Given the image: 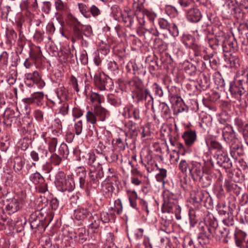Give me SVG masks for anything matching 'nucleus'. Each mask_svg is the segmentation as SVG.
Listing matches in <instances>:
<instances>
[{
	"label": "nucleus",
	"instance_id": "nucleus-27",
	"mask_svg": "<svg viewBox=\"0 0 248 248\" xmlns=\"http://www.w3.org/2000/svg\"><path fill=\"white\" fill-rule=\"evenodd\" d=\"M177 201L163 203L162 207V212L173 213L180 208V207L177 204Z\"/></svg>",
	"mask_w": 248,
	"mask_h": 248
},
{
	"label": "nucleus",
	"instance_id": "nucleus-47",
	"mask_svg": "<svg viewBox=\"0 0 248 248\" xmlns=\"http://www.w3.org/2000/svg\"><path fill=\"white\" fill-rule=\"evenodd\" d=\"M133 118L135 120H140V111L139 108H130L129 118Z\"/></svg>",
	"mask_w": 248,
	"mask_h": 248
},
{
	"label": "nucleus",
	"instance_id": "nucleus-53",
	"mask_svg": "<svg viewBox=\"0 0 248 248\" xmlns=\"http://www.w3.org/2000/svg\"><path fill=\"white\" fill-rule=\"evenodd\" d=\"M111 210H114L118 214H121L123 212V206L122 201L118 199L115 201L114 207L111 208Z\"/></svg>",
	"mask_w": 248,
	"mask_h": 248
},
{
	"label": "nucleus",
	"instance_id": "nucleus-22",
	"mask_svg": "<svg viewBox=\"0 0 248 248\" xmlns=\"http://www.w3.org/2000/svg\"><path fill=\"white\" fill-rule=\"evenodd\" d=\"M137 96L138 98V100H147L149 104L152 105V108H153V97L150 94L149 91L145 89V90L142 89H140L137 92Z\"/></svg>",
	"mask_w": 248,
	"mask_h": 248
},
{
	"label": "nucleus",
	"instance_id": "nucleus-58",
	"mask_svg": "<svg viewBox=\"0 0 248 248\" xmlns=\"http://www.w3.org/2000/svg\"><path fill=\"white\" fill-rule=\"evenodd\" d=\"M158 24L161 29L166 30H168L170 25V23L164 18H159L158 19Z\"/></svg>",
	"mask_w": 248,
	"mask_h": 248
},
{
	"label": "nucleus",
	"instance_id": "nucleus-11",
	"mask_svg": "<svg viewBox=\"0 0 248 248\" xmlns=\"http://www.w3.org/2000/svg\"><path fill=\"white\" fill-rule=\"evenodd\" d=\"M189 173L194 181H198L203 175V166L200 162L191 161Z\"/></svg>",
	"mask_w": 248,
	"mask_h": 248
},
{
	"label": "nucleus",
	"instance_id": "nucleus-61",
	"mask_svg": "<svg viewBox=\"0 0 248 248\" xmlns=\"http://www.w3.org/2000/svg\"><path fill=\"white\" fill-rule=\"evenodd\" d=\"M81 171L78 172L79 184L80 187L84 188L85 183V176L86 175V171L84 168H81Z\"/></svg>",
	"mask_w": 248,
	"mask_h": 248
},
{
	"label": "nucleus",
	"instance_id": "nucleus-48",
	"mask_svg": "<svg viewBox=\"0 0 248 248\" xmlns=\"http://www.w3.org/2000/svg\"><path fill=\"white\" fill-rule=\"evenodd\" d=\"M48 146V151L50 153H54L58 143L57 139L56 138H49L47 142Z\"/></svg>",
	"mask_w": 248,
	"mask_h": 248
},
{
	"label": "nucleus",
	"instance_id": "nucleus-13",
	"mask_svg": "<svg viewBox=\"0 0 248 248\" xmlns=\"http://www.w3.org/2000/svg\"><path fill=\"white\" fill-rule=\"evenodd\" d=\"M229 146L230 155L234 159L236 160L238 157L242 156L244 155L242 145L239 140L234 142Z\"/></svg>",
	"mask_w": 248,
	"mask_h": 248
},
{
	"label": "nucleus",
	"instance_id": "nucleus-32",
	"mask_svg": "<svg viewBox=\"0 0 248 248\" xmlns=\"http://www.w3.org/2000/svg\"><path fill=\"white\" fill-rule=\"evenodd\" d=\"M128 83L133 91H135L136 89L139 90L142 88V81L137 77L133 78L129 81Z\"/></svg>",
	"mask_w": 248,
	"mask_h": 248
},
{
	"label": "nucleus",
	"instance_id": "nucleus-21",
	"mask_svg": "<svg viewBox=\"0 0 248 248\" xmlns=\"http://www.w3.org/2000/svg\"><path fill=\"white\" fill-rule=\"evenodd\" d=\"M217 163L225 169H230L232 167V163L227 155L225 154H219L217 155Z\"/></svg>",
	"mask_w": 248,
	"mask_h": 248
},
{
	"label": "nucleus",
	"instance_id": "nucleus-2",
	"mask_svg": "<svg viewBox=\"0 0 248 248\" xmlns=\"http://www.w3.org/2000/svg\"><path fill=\"white\" fill-rule=\"evenodd\" d=\"M217 223V220H213L208 224L204 223L199 224L200 234L198 239L201 245L208 244L212 237H216Z\"/></svg>",
	"mask_w": 248,
	"mask_h": 248
},
{
	"label": "nucleus",
	"instance_id": "nucleus-1",
	"mask_svg": "<svg viewBox=\"0 0 248 248\" xmlns=\"http://www.w3.org/2000/svg\"><path fill=\"white\" fill-rule=\"evenodd\" d=\"M230 92L238 101L248 94V74L244 73L238 77V79L234 83L230 84Z\"/></svg>",
	"mask_w": 248,
	"mask_h": 248
},
{
	"label": "nucleus",
	"instance_id": "nucleus-9",
	"mask_svg": "<svg viewBox=\"0 0 248 248\" xmlns=\"http://www.w3.org/2000/svg\"><path fill=\"white\" fill-rule=\"evenodd\" d=\"M30 180L35 185L38 186V191L44 193L47 191V186L45 183V179L38 172L31 173L29 177Z\"/></svg>",
	"mask_w": 248,
	"mask_h": 248
},
{
	"label": "nucleus",
	"instance_id": "nucleus-43",
	"mask_svg": "<svg viewBox=\"0 0 248 248\" xmlns=\"http://www.w3.org/2000/svg\"><path fill=\"white\" fill-rule=\"evenodd\" d=\"M123 13V11L118 5L114 4L111 6V13L115 19L119 18L121 16Z\"/></svg>",
	"mask_w": 248,
	"mask_h": 248
},
{
	"label": "nucleus",
	"instance_id": "nucleus-36",
	"mask_svg": "<svg viewBox=\"0 0 248 248\" xmlns=\"http://www.w3.org/2000/svg\"><path fill=\"white\" fill-rule=\"evenodd\" d=\"M186 74L191 77H194L196 75L197 68L191 63H188L184 68Z\"/></svg>",
	"mask_w": 248,
	"mask_h": 248
},
{
	"label": "nucleus",
	"instance_id": "nucleus-20",
	"mask_svg": "<svg viewBox=\"0 0 248 248\" xmlns=\"http://www.w3.org/2000/svg\"><path fill=\"white\" fill-rule=\"evenodd\" d=\"M182 138L185 140V144L187 146H192L196 140L197 135L195 131L186 130L185 131Z\"/></svg>",
	"mask_w": 248,
	"mask_h": 248
},
{
	"label": "nucleus",
	"instance_id": "nucleus-24",
	"mask_svg": "<svg viewBox=\"0 0 248 248\" xmlns=\"http://www.w3.org/2000/svg\"><path fill=\"white\" fill-rule=\"evenodd\" d=\"M223 35H224V32L223 31H220L216 34L215 38H209L208 39L209 46L213 49H217V47L218 45H221V42H222L223 40Z\"/></svg>",
	"mask_w": 248,
	"mask_h": 248
},
{
	"label": "nucleus",
	"instance_id": "nucleus-40",
	"mask_svg": "<svg viewBox=\"0 0 248 248\" xmlns=\"http://www.w3.org/2000/svg\"><path fill=\"white\" fill-rule=\"evenodd\" d=\"M222 222L227 227L233 226L234 221L232 213L229 212L225 217L222 218Z\"/></svg>",
	"mask_w": 248,
	"mask_h": 248
},
{
	"label": "nucleus",
	"instance_id": "nucleus-35",
	"mask_svg": "<svg viewBox=\"0 0 248 248\" xmlns=\"http://www.w3.org/2000/svg\"><path fill=\"white\" fill-rule=\"evenodd\" d=\"M162 196L163 198V203L177 201L176 195L169 190H166L164 191Z\"/></svg>",
	"mask_w": 248,
	"mask_h": 248
},
{
	"label": "nucleus",
	"instance_id": "nucleus-5",
	"mask_svg": "<svg viewBox=\"0 0 248 248\" xmlns=\"http://www.w3.org/2000/svg\"><path fill=\"white\" fill-rule=\"evenodd\" d=\"M25 84L29 87H32L36 85L40 88H43L45 82L41 79L38 72L35 71L33 73H27L25 75Z\"/></svg>",
	"mask_w": 248,
	"mask_h": 248
},
{
	"label": "nucleus",
	"instance_id": "nucleus-50",
	"mask_svg": "<svg viewBox=\"0 0 248 248\" xmlns=\"http://www.w3.org/2000/svg\"><path fill=\"white\" fill-rule=\"evenodd\" d=\"M80 30L82 31V36L90 37L93 35L92 28L90 25H82ZM83 39V38L81 39Z\"/></svg>",
	"mask_w": 248,
	"mask_h": 248
},
{
	"label": "nucleus",
	"instance_id": "nucleus-26",
	"mask_svg": "<svg viewBox=\"0 0 248 248\" xmlns=\"http://www.w3.org/2000/svg\"><path fill=\"white\" fill-rule=\"evenodd\" d=\"M224 186L228 192H232L236 195H238L240 193V187L232 181L225 180Z\"/></svg>",
	"mask_w": 248,
	"mask_h": 248
},
{
	"label": "nucleus",
	"instance_id": "nucleus-14",
	"mask_svg": "<svg viewBox=\"0 0 248 248\" xmlns=\"http://www.w3.org/2000/svg\"><path fill=\"white\" fill-rule=\"evenodd\" d=\"M20 200L15 198L8 199L5 202V209L10 214L14 213L21 208Z\"/></svg>",
	"mask_w": 248,
	"mask_h": 248
},
{
	"label": "nucleus",
	"instance_id": "nucleus-55",
	"mask_svg": "<svg viewBox=\"0 0 248 248\" xmlns=\"http://www.w3.org/2000/svg\"><path fill=\"white\" fill-rule=\"evenodd\" d=\"M54 215V213L53 210H49L47 212L46 216L44 218H43V220L44 224H45L46 228L49 225L51 220L53 219Z\"/></svg>",
	"mask_w": 248,
	"mask_h": 248
},
{
	"label": "nucleus",
	"instance_id": "nucleus-7",
	"mask_svg": "<svg viewBox=\"0 0 248 248\" xmlns=\"http://www.w3.org/2000/svg\"><path fill=\"white\" fill-rule=\"evenodd\" d=\"M69 24L73 27V37L72 41L75 42L76 40H81L82 38V31L80 28L82 25L77 18L72 15L68 16Z\"/></svg>",
	"mask_w": 248,
	"mask_h": 248
},
{
	"label": "nucleus",
	"instance_id": "nucleus-8",
	"mask_svg": "<svg viewBox=\"0 0 248 248\" xmlns=\"http://www.w3.org/2000/svg\"><path fill=\"white\" fill-rule=\"evenodd\" d=\"M222 123L219 121L218 126L222 129V135L225 141L229 145L236 142L239 140L236 138L235 132L232 127L226 125L221 126Z\"/></svg>",
	"mask_w": 248,
	"mask_h": 248
},
{
	"label": "nucleus",
	"instance_id": "nucleus-60",
	"mask_svg": "<svg viewBox=\"0 0 248 248\" xmlns=\"http://www.w3.org/2000/svg\"><path fill=\"white\" fill-rule=\"evenodd\" d=\"M118 155L113 151L109 152L105 156L106 159L109 163H112L117 160Z\"/></svg>",
	"mask_w": 248,
	"mask_h": 248
},
{
	"label": "nucleus",
	"instance_id": "nucleus-39",
	"mask_svg": "<svg viewBox=\"0 0 248 248\" xmlns=\"http://www.w3.org/2000/svg\"><path fill=\"white\" fill-rule=\"evenodd\" d=\"M190 162L189 163L185 159H182L179 164V169L183 173H186L189 171Z\"/></svg>",
	"mask_w": 248,
	"mask_h": 248
},
{
	"label": "nucleus",
	"instance_id": "nucleus-44",
	"mask_svg": "<svg viewBox=\"0 0 248 248\" xmlns=\"http://www.w3.org/2000/svg\"><path fill=\"white\" fill-rule=\"evenodd\" d=\"M217 229L218 231L217 232L216 237H217L218 236L219 238L228 237V235L230 233V230L228 227H224L222 228H217Z\"/></svg>",
	"mask_w": 248,
	"mask_h": 248
},
{
	"label": "nucleus",
	"instance_id": "nucleus-49",
	"mask_svg": "<svg viewBox=\"0 0 248 248\" xmlns=\"http://www.w3.org/2000/svg\"><path fill=\"white\" fill-rule=\"evenodd\" d=\"M86 118L87 122L92 124H94L97 122V117L94 112V111H87L86 115Z\"/></svg>",
	"mask_w": 248,
	"mask_h": 248
},
{
	"label": "nucleus",
	"instance_id": "nucleus-3",
	"mask_svg": "<svg viewBox=\"0 0 248 248\" xmlns=\"http://www.w3.org/2000/svg\"><path fill=\"white\" fill-rule=\"evenodd\" d=\"M93 81L95 86L100 91L108 90L113 84L112 79L104 73L96 74Z\"/></svg>",
	"mask_w": 248,
	"mask_h": 248
},
{
	"label": "nucleus",
	"instance_id": "nucleus-10",
	"mask_svg": "<svg viewBox=\"0 0 248 248\" xmlns=\"http://www.w3.org/2000/svg\"><path fill=\"white\" fill-rule=\"evenodd\" d=\"M97 167L94 165L90 168L89 176L91 181L95 186H97L99 184V180L104 176V173L102 170L101 165L99 163H97Z\"/></svg>",
	"mask_w": 248,
	"mask_h": 248
},
{
	"label": "nucleus",
	"instance_id": "nucleus-59",
	"mask_svg": "<svg viewBox=\"0 0 248 248\" xmlns=\"http://www.w3.org/2000/svg\"><path fill=\"white\" fill-rule=\"evenodd\" d=\"M87 155L88 157L87 163L90 166V167H93L94 165H95L96 167H97V164L96 163L98 162L96 161V157L94 154L90 153L88 154Z\"/></svg>",
	"mask_w": 248,
	"mask_h": 248
},
{
	"label": "nucleus",
	"instance_id": "nucleus-45",
	"mask_svg": "<svg viewBox=\"0 0 248 248\" xmlns=\"http://www.w3.org/2000/svg\"><path fill=\"white\" fill-rule=\"evenodd\" d=\"M15 164L14 165V169L16 172H18L20 171L23 165L25 164V162L20 157H16L14 161Z\"/></svg>",
	"mask_w": 248,
	"mask_h": 248
},
{
	"label": "nucleus",
	"instance_id": "nucleus-41",
	"mask_svg": "<svg viewBox=\"0 0 248 248\" xmlns=\"http://www.w3.org/2000/svg\"><path fill=\"white\" fill-rule=\"evenodd\" d=\"M29 54L30 57L34 60L40 59L42 56L40 48L39 47H36L31 49Z\"/></svg>",
	"mask_w": 248,
	"mask_h": 248
},
{
	"label": "nucleus",
	"instance_id": "nucleus-18",
	"mask_svg": "<svg viewBox=\"0 0 248 248\" xmlns=\"http://www.w3.org/2000/svg\"><path fill=\"white\" fill-rule=\"evenodd\" d=\"M141 13L140 18L138 19L139 23L141 25H145V20L146 19H148L152 24H153L155 19L156 16V14L147 9H143Z\"/></svg>",
	"mask_w": 248,
	"mask_h": 248
},
{
	"label": "nucleus",
	"instance_id": "nucleus-33",
	"mask_svg": "<svg viewBox=\"0 0 248 248\" xmlns=\"http://www.w3.org/2000/svg\"><path fill=\"white\" fill-rule=\"evenodd\" d=\"M159 108L161 110V116L166 119L171 118V111L169 106L164 102L160 103Z\"/></svg>",
	"mask_w": 248,
	"mask_h": 248
},
{
	"label": "nucleus",
	"instance_id": "nucleus-42",
	"mask_svg": "<svg viewBox=\"0 0 248 248\" xmlns=\"http://www.w3.org/2000/svg\"><path fill=\"white\" fill-rule=\"evenodd\" d=\"M52 154L50 157V163L52 165H54L55 166L59 165L62 161V156L59 155L54 153H52Z\"/></svg>",
	"mask_w": 248,
	"mask_h": 248
},
{
	"label": "nucleus",
	"instance_id": "nucleus-37",
	"mask_svg": "<svg viewBox=\"0 0 248 248\" xmlns=\"http://www.w3.org/2000/svg\"><path fill=\"white\" fill-rule=\"evenodd\" d=\"M30 225L32 229H36L38 231H41L42 229L45 230L46 228L43 219H37L36 221L30 223Z\"/></svg>",
	"mask_w": 248,
	"mask_h": 248
},
{
	"label": "nucleus",
	"instance_id": "nucleus-19",
	"mask_svg": "<svg viewBox=\"0 0 248 248\" xmlns=\"http://www.w3.org/2000/svg\"><path fill=\"white\" fill-rule=\"evenodd\" d=\"M89 208L79 207L74 210V217L77 220H84L91 216Z\"/></svg>",
	"mask_w": 248,
	"mask_h": 248
},
{
	"label": "nucleus",
	"instance_id": "nucleus-25",
	"mask_svg": "<svg viewBox=\"0 0 248 248\" xmlns=\"http://www.w3.org/2000/svg\"><path fill=\"white\" fill-rule=\"evenodd\" d=\"M93 111L100 121H104L107 116L109 115V112L100 105L94 106Z\"/></svg>",
	"mask_w": 248,
	"mask_h": 248
},
{
	"label": "nucleus",
	"instance_id": "nucleus-17",
	"mask_svg": "<svg viewBox=\"0 0 248 248\" xmlns=\"http://www.w3.org/2000/svg\"><path fill=\"white\" fill-rule=\"evenodd\" d=\"M44 97V95L43 93L36 92L32 94L31 97L24 98L23 101L26 104H36L39 106L42 104Z\"/></svg>",
	"mask_w": 248,
	"mask_h": 248
},
{
	"label": "nucleus",
	"instance_id": "nucleus-28",
	"mask_svg": "<svg viewBox=\"0 0 248 248\" xmlns=\"http://www.w3.org/2000/svg\"><path fill=\"white\" fill-rule=\"evenodd\" d=\"M125 126L129 129V133L132 138H136L140 132L137 124L132 121H129L125 124Z\"/></svg>",
	"mask_w": 248,
	"mask_h": 248
},
{
	"label": "nucleus",
	"instance_id": "nucleus-62",
	"mask_svg": "<svg viewBox=\"0 0 248 248\" xmlns=\"http://www.w3.org/2000/svg\"><path fill=\"white\" fill-rule=\"evenodd\" d=\"M202 184V186L206 187L210 186L211 184V180L209 176H201V179H198Z\"/></svg>",
	"mask_w": 248,
	"mask_h": 248
},
{
	"label": "nucleus",
	"instance_id": "nucleus-63",
	"mask_svg": "<svg viewBox=\"0 0 248 248\" xmlns=\"http://www.w3.org/2000/svg\"><path fill=\"white\" fill-rule=\"evenodd\" d=\"M90 15L94 17H96L101 15V10L95 5H92L90 7Z\"/></svg>",
	"mask_w": 248,
	"mask_h": 248
},
{
	"label": "nucleus",
	"instance_id": "nucleus-12",
	"mask_svg": "<svg viewBox=\"0 0 248 248\" xmlns=\"http://www.w3.org/2000/svg\"><path fill=\"white\" fill-rule=\"evenodd\" d=\"M222 38L221 46L224 52H234L237 50V42L234 38L226 36L224 32Z\"/></svg>",
	"mask_w": 248,
	"mask_h": 248
},
{
	"label": "nucleus",
	"instance_id": "nucleus-56",
	"mask_svg": "<svg viewBox=\"0 0 248 248\" xmlns=\"http://www.w3.org/2000/svg\"><path fill=\"white\" fill-rule=\"evenodd\" d=\"M91 101L93 103H96V105H100L101 102L102 96L100 94L92 93L90 97Z\"/></svg>",
	"mask_w": 248,
	"mask_h": 248
},
{
	"label": "nucleus",
	"instance_id": "nucleus-29",
	"mask_svg": "<svg viewBox=\"0 0 248 248\" xmlns=\"http://www.w3.org/2000/svg\"><path fill=\"white\" fill-rule=\"evenodd\" d=\"M246 235V233L241 230H238L235 232L234 233L235 243L238 247L243 246V243L244 242Z\"/></svg>",
	"mask_w": 248,
	"mask_h": 248
},
{
	"label": "nucleus",
	"instance_id": "nucleus-30",
	"mask_svg": "<svg viewBox=\"0 0 248 248\" xmlns=\"http://www.w3.org/2000/svg\"><path fill=\"white\" fill-rule=\"evenodd\" d=\"M243 9L244 8L242 6L236 4L230 15L233 16L234 17L238 20H242L244 18L245 15Z\"/></svg>",
	"mask_w": 248,
	"mask_h": 248
},
{
	"label": "nucleus",
	"instance_id": "nucleus-16",
	"mask_svg": "<svg viewBox=\"0 0 248 248\" xmlns=\"http://www.w3.org/2000/svg\"><path fill=\"white\" fill-rule=\"evenodd\" d=\"M58 186L61 187L62 191H72L75 187V182L72 175H69L64 180H62Z\"/></svg>",
	"mask_w": 248,
	"mask_h": 248
},
{
	"label": "nucleus",
	"instance_id": "nucleus-34",
	"mask_svg": "<svg viewBox=\"0 0 248 248\" xmlns=\"http://www.w3.org/2000/svg\"><path fill=\"white\" fill-rule=\"evenodd\" d=\"M107 100L110 104L116 107L120 106L122 103L121 98L113 94H108Z\"/></svg>",
	"mask_w": 248,
	"mask_h": 248
},
{
	"label": "nucleus",
	"instance_id": "nucleus-23",
	"mask_svg": "<svg viewBox=\"0 0 248 248\" xmlns=\"http://www.w3.org/2000/svg\"><path fill=\"white\" fill-rule=\"evenodd\" d=\"M121 17L126 27H131L132 26L134 22V16L132 13L128 10H124Z\"/></svg>",
	"mask_w": 248,
	"mask_h": 248
},
{
	"label": "nucleus",
	"instance_id": "nucleus-4",
	"mask_svg": "<svg viewBox=\"0 0 248 248\" xmlns=\"http://www.w3.org/2000/svg\"><path fill=\"white\" fill-rule=\"evenodd\" d=\"M208 198L207 193L202 190L194 189L190 193L191 202L197 210L202 207V202L206 201Z\"/></svg>",
	"mask_w": 248,
	"mask_h": 248
},
{
	"label": "nucleus",
	"instance_id": "nucleus-6",
	"mask_svg": "<svg viewBox=\"0 0 248 248\" xmlns=\"http://www.w3.org/2000/svg\"><path fill=\"white\" fill-rule=\"evenodd\" d=\"M20 113L17 108L16 110L7 108L3 114V122L7 126H11L13 124L19 122Z\"/></svg>",
	"mask_w": 248,
	"mask_h": 248
},
{
	"label": "nucleus",
	"instance_id": "nucleus-46",
	"mask_svg": "<svg viewBox=\"0 0 248 248\" xmlns=\"http://www.w3.org/2000/svg\"><path fill=\"white\" fill-rule=\"evenodd\" d=\"M182 41L186 47H190L195 43V38L191 35H186L183 37Z\"/></svg>",
	"mask_w": 248,
	"mask_h": 248
},
{
	"label": "nucleus",
	"instance_id": "nucleus-51",
	"mask_svg": "<svg viewBox=\"0 0 248 248\" xmlns=\"http://www.w3.org/2000/svg\"><path fill=\"white\" fill-rule=\"evenodd\" d=\"M56 9L59 12H65L67 9V4L62 0H56L55 1Z\"/></svg>",
	"mask_w": 248,
	"mask_h": 248
},
{
	"label": "nucleus",
	"instance_id": "nucleus-38",
	"mask_svg": "<svg viewBox=\"0 0 248 248\" xmlns=\"http://www.w3.org/2000/svg\"><path fill=\"white\" fill-rule=\"evenodd\" d=\"M43 209H41L40 210L35 211L31 214L29 219L30 222L31 223L33 221H36L37 219H43Z\"/></svg>",
	"mask_w": 248,
	"mask_h": 248
},
{
	"label": "nucleus",
	"instance_id": "nucleus-31",
	"mask_svg": "<svg viewBox=\"0 0 248 248\" xmlns=\"http://www.w3.org/2000/svg\"><path fill=\"white\" fill-rule=\"evenodd\" d=\"M126 193L128 196L130 206L133 208L138 210L136 200L138 199V195L135 190H127Z\"/></svg>",
	"mask_w": 248,
	"mask_h": 248
},
{
	"label": "nucleus",
	"instance_id": "nucleus-64",
	"mask_svg": "<svg viewBox=\"0 0 248 248\" xmlns=\"http://www.w3.org/2000/svg\"><path fill=\"white\" fill-rule=\"evenodd\" d=\"M167 176V170L164 169H160L159 172L155 176L156 180L158 182H163Z\"/></svg>",
	"mask_w": 248,
	"mask_h": 248
},
{
	"label": "nucleus",
	"instance_id": "nucleus-15",
	"mask_svg": "<svg viewBox=\"0 0 248 248\" xmlns=\"http://www.w3.org/2000/svg\"><path fill=\"white\" fill-rule=\"evenodd\" d=\"M186 17L187 19L192 23H197L202 17L200 10L197 8H191L186 10Z\"/></svg>",
	"mask_w": 248,
	"mask_h": 248
},
{
	"label": "nucleus",
	"instance_id": "nucleus-57",
	"mask_svg": "<svg viewBox=\"0 0 248 248\" xmlns=\"http://www.w3.org/2000/svg\"><path fill=\"white\" fill-rule=\"evenodd\" d=\"M236 4L233 2L232 0H227L224 5L225 8L227 10V12L229 15H230L233 11L234 7Z\"/></svg>",
	"mask_w": 248,
	"mask_h": 248
},
{
	"label": "nucleus",
	"instance_id": "nucleus-52",
	"mask_svg": "<svg viewBox=\"0 0 248 248\" xmlns=\"http://www.w3.org/2000/svg\"><path fill=\"white\" fill-rule=\"evenodd\" d=\"M78 8L80 12L86 18L91 17L90 13V8L88 7L85 4L80 3L78 4Z\"/></svg>",
	"mask_w": 248,
	"mask_h": 248
},
{
	"label": "nucleus",
	"instance_id": "nucleus-54",
	"mask_svg": "<svg viewBox=\"0 0 248 248\" xmlns=\"http://www.w3.org/2000/svg\"><path fill=\"white\" fill-rule=\"evenodd\" d=\"M16 32L13 30H9L6 33L7 37V44H12L13 42L15 41L16 39Z\"/></svg>",
	"mask_w": 248,
	"mask_h": 248
}]
</instances>
